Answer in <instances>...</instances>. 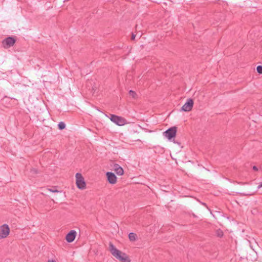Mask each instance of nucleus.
Here are the masks:
<instances>
[{"label": "nucleus", "instance_id": "1", "mask_svg": "<svg viewBox=\"0 0 262 262\" xmlns=\"http://www.w3.org/2000/svg\"><path fill=\"white\" fill-rule=\"evenodd\" d=\"M109 249L112 254L121 262H130L129 257L124 253L118 250L112 243L109 244Z\"/></svg>", "mask_w": 262, "mask_h": 262}, {"label": "nucleus", "instance_id": "2", "mask_svg": "<svg viewBox=\"0 0 262 262\" xmlns=\"http://www.w3.org/2000/svg\"><path fill=\"white\" fill-rule=\"evenodd\" d=\"M177 132V127L176 126H173L167 129L163 133V134L165 137L169 140H170L176 136Z\"/></svg>", "mask_w": 262, "mask_h": 262}, {"label": "nucleus", "instance_id": "3", "mask_svg": "<svg viewBox=\"0 0 262 262\" xmlns=\"http://www.w3.org/2000/svg\"><path fill=\"white\" fill-rule=\"evenodd\" d=\"M76 184L80 189H83L86 187V184L82 174L80 173L76 174Z\"/></svg>", "mask_w": 262, "mask_h": 262}, {"label": "nucleus", "instance_id": "4", "mask_svg": "<svg viewBox=\"0 0 262 262\" xmlns=\"http://www.w3.org/2000/svg\"><path fill=\"white\" fill-rule=\"evenodd\" d=\"M110 120L119 126H122L126 124V120L124 118L114 114L111 115Z\"/></svg>", "mask_w": 262, "mask_h": 262}, {"label": "nucleus", "instance_id": "5", "mask_svg": "<svg viewBox=\"0 0 262 262\" xmlns=\"http://www.w3.org/2000/svg\"><path fill=\"white\" fill-rule=\"evenodd\" d=\"M16 41V39L14 37L9 36L3 40L2 45L5 49H8L12 47Z\"/></svg>", "mask_w": 262, "mask_h": 262}, {"label": "nucleus", "instance_id": "6", "mask_svg": "<svg viewBox=\"0 0 262 262\" xmlns=\"http://www.w3.org/2000/svg\"><path fill=\"white\" fill-rule=\"evenodd\" d=\"M10 233V228L7 224H4L0 227V239L7 237Z\"/></svg>", "mask_w": 262, "mask_h": 262}, {"label": "nucleus", "instance_id": "7", "mask_svg": "<svg viewBox=\"0 0 262 262\" xmlns=\"http://www.w3.org/2000/svg\"><path fill=\"white\" fill-rule=\"evenodd\" d=\"M193 99L189 98L188 99L185 103L181 107V111L184 112H189L190 111L193 106Z\"/></svg>", "mask_w": 262, "mask_h": 262}, {"label": "nucleus", "instance_id": "8", "mask_svg": "<svg viewBox=\"0 0 262 262\" xmlns=\"http://www.w3.org/2000/svg\"><path fill=\"white\" fill-rule=\"evenodd\" d=\"M76 232L75 230H71L66 235V239L68 243L73 242L76 236Z\"/></svg>", "mask_w": 262, "mask_h": 262}, {"label": "nucleus", "instance_id": "9", "mask_svg": "<svg viewBox=\"0 0 262 262\" xmlns=\"http://www.w3.org/2000/svg\"><path fill=\"white\" fill-rule=\"evenodd\" d=\"M108 182L112 184H114L116 182V176L112 172H107L106 173Z\"/></svg>", "mask_w": 262, "mask_h": 262}, {"label": "nucleus", "instance_id": "10", "mask_svg": "<svg viewBox=\"0 0 262 262\" xmlns=\"http://www.w3.org/2000/svg\"><path fill=\"white\" fill-rule=\"evenodd\" d=\"M113 169L116 174L118 176H122L124 173V170L123 168L117 163L114 164Z\"/></svg>", "mask_w": 262, "mask_h": 262}, {"label": "nucleus", "instance_id": "11", "mask_svg": "<svg viewBox=\"0 0 262 262\" xmlns=\"http://www.w3.org/2000/svg\"><path fill=\"white\" fill-rule=\"evenodd\" d=\"M50 192H59V191L57 190L55 187H54L51 189L44 188L42 189V191L41 192V194L45 196H47V195H48V193Z\"/></svg>", "mask_w": 262, "mask_h": 262}, {"label": "nucleus", "instance_id": "12", "mask_svg": "<svg viewBox=\"0 0 262 262\" xmlns=\"http://www.w3.org/2000/svg\"><path fill=\"white\" fill-rule=\"evenodd\" d=\"M128 237L130 241H135L136 239L137 235L134 233H130L128 234Z\"/></svg>", "mask_w": 262, "mask_h": 262}, {"label": "nucleus", "instance_id": "13", "mask_svg": "<svg viewBox=\"0 0 262 262\" xmlns=\"http://www.w3.org/2000/svg\"><path fill=\"white\" fill-rule=\"evenodd\" d=\"M58 129L60 130H62L66 128V124L64 122L61 121L58 124Z\"/></svg>", "mask_w": 262, "mask_h": 262}, {"label": "nucleus", "instance_id": "14", "mask_svg": "<svg viewBox=\"0 0 262 262\" xmlns=\"http://www.w3.org/2000/svg\"><path fill=\"white\" fill-rule=\"evenodd\" d=\"M30 172L31 173L32 176L34 177L38 173V171L37 169L35 168H32L30 169Z\"/></svg>", "mask_w": 262, "mask_h": 262}, {"label": "nucleus", "instance_id": "15", "mask_svg": "<svg viewBox=\"0 0 262 262\" xmlns=\"http://www.w3.org/2000/svg\"><path fill=\"white\" fill-rule=\"evenodd\" d=\"M128 93L129 96H132V97L133 98H135L137 95L136 92L132 90H130Z\"/></svg>", "mask_w": 262, "mask_h": 262}, {"label": "nucleus", "instance_id": "16", "mask_svg": "<svg viewBox=\"0 0 262 262\" xmlns=\"http://www.w3.org/2000/svg\"><path fill=\"white\" fill-rule=\"evenodd\" d=\"M257 72L259 74H262V66H258L256 68Z\"/></svg>", "mask_w": 262, "mask_h": 262}, {"label": "nucleus", "instance_id": "17", "mask_svg": "<svg viewBox=\"0 0 262 262\" xmlns=\"http://www.w3.org/2000/svg\"><path fill=\"white\" fill-rule=\"evenodd\" d=\"M216 233L219 237H222L223 235V232L221 230H217Z\"/></svg>", "mask_w": 262, "mask_h": 262}, {"label": "nucleus", "instance_id": "18", "mask_svg": "<svg viewBox=\"0 0 262 262\" xmlns=\"http://www.w3.org/2000/svg\"><path fill=\"white\" fill-rule=\"evenodd\" d=\"M252 169H253L254 171H258V168H257V166H253L252 167Z\"/></svg>", "mask_w": 262, "mask_h": 262}, {"label": "nucleus", "instance_id": "19", "mask_svg": "<svg viewBox=\"0 0 262 262\" xmlns=\"http://www.w3.org/2000/svg\"><path fill=\"white\" fill-rule=\"evenodd\" d=\"M135 37H136V35L133 33L132 35V37H131V39L134 40Z\"/></svg>", "mask_w": 262, "mask_h": 262}, {"label": "nucleus", "instance_id": "20", "mask_svg": "<svg viewBox=\"0 0 262 262\" xmlns=\"http://www.w3.org/2000/svg\"><path fill=\"white\" fill-rule=\"evenodd\" d=\"M48 262H56V261L53 260H49Z\"/></svg>", "mask_w": 262, "mask_h": 262}, {"label": "nucleus", "instance_id": "21", "mask_svg": "<svg viewBox=\"0 0 262 262\" xmlns=\"http://www.w3.org/2000/svg\"><path fill=\"white\" fill-rule=\"evenodd\" d=\"M262 187V182L260 183V184L258 186V188H260Z\"/></svg>", "mask_w": 262, "mask_h": 262}, {"label": "nucleus", "instance_id": "22", "mask_svg": "<svg viewBox=\"0 0 262 262\" xmlns=\"http://www.w3.org/2000/svg\"><path fill=\"white\" fill-rule=\"evenodd\" d=\"M183 196L186 197V196H192V195H183Z\"/></svg>", "mask_w": 262, "mask_h": 262}]
</instances>
